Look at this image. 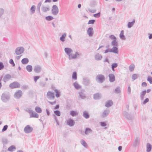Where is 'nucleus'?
I'll return each instance as SVG.
<instances>
[{
  "instance_id": "f257e3e1",
  "label": "nucleus",
  "mask_w": 152,
  "mask_h": 152,
  "mask_svg": "<svg viewBox=\"0 0 152 152\" xmlns=\"http://www.w3.org/2000/svg\"><path fill=\"white\" fill-rule=\"evenodd\" d=\"M10 98V96L9 94L6 93H3L1 96V99L4 103L8 102Z\"/></svg>"
},
{
  "instance_id": "f03ea898",
  "label": "nucleus",
  "mask_w": 152,
  "mask_h": 152,
  "mask_svg": "<svg viewBox=\"0 0 152 152\" xmlns=\"http://www.w3.org/2000/svg\"><path fill=\"white\" fill-rule=\"evenodd\" d=\"M96 80L97 82L100 83H102L105 80L104 76L102 74H99L96 77Z\"/></svg>"
},
{
  "instance_id": "7ed1b4c3",
  "label": "nucleus",
  "mask_w": 152,
  "mask_h": 152,
  "mask_svg": "<svg viewBox=\"0 0 152 152\" xmlns=\"http://www.w3.org/2000/svg\"><path fill=\"white\" fill-rule=\"evenodd\" d=\"M58 13V9L57 5H54L51 9V13L53 15H56Z\"/></svg>"
},
{
  "instance_id": "20e7f679",
  "label": "nucleus",
  "mask_w": 152,
  "mask_h": 152,
  "mask_svg": "<svg viewBox=\"0 0 152 152\" xmlns=\"http://www.w3.org/2000/svg\"><path fill=\"white\" fill-rule=\"evenodd\" d=\"M25 49L23 47H17L15 49V53L17 55L21 54L24 51Z\"/></svg>"
},
{
  "instance_id": "39448f33",
  "label": "nucleus",
  "mask_w": 152,
  "mask_h": 152,
  "mask_svg": "<svg viewBox=\"0 0 152 152\" xmlns=\"http://www.w3.org/2000/svg\"><path fill=\"white\" fill-rule=\"evenodd\" d=\"M9 87L12 89L18 88L20 87V85L18 83L15 82L11 83L9 85Z\"/></svg>"
},
{
  "instance_id": "423d86ee",
  "label": "nucleus",
  "mask_w": 152,
  "mask_h": 152,
  "mask_svg": "<svg viewBox=\"0 0 152 152\" xmlns=\"http://www.w3.org/2000/svg\"><path fill=\"white\" fill-rule=\"evenodd\" d=\"M32 127H31L30 125H27L24 128V132L27 134L31 133L33 130Z\"/></svg>"
},
{
  "instance_id": "0eeeda50",
  "label": "nucleus",
  "mask_w": 152,
  "mask_h": 152,
  "mask_svg": "<svg viewBox=\"0 0 152 152\" xmlns=\"http://www.w3.org/2000/svg\"><path fill=\"white\" fill-rule=\"evenodd\" d=\"M47 97L50 99H53L55 98L54 93L53 92L49 91L47 93Z\"/></svg>"
},
{
  "instance_id": "6e6552de",
  "label": "nucleus",
  "mask_w": 152,
  "mask_h": 152,
  "mask_svg": "<svg viewBox=\"0 0 152 152\" xmlns=\"http://www.w3.org/2000/svg\"><path fill=\"white\" fill-rule=\"evenodd\" d=\"M22 95V92L20 90H18L17 92H16L14 95V96L15 98L17 99L20 98Z\"/></svg>"
},
{
  "instance_id": "1a4fd4ad",
  "label": "nucleus",
  "mask_w": 152,
  "mask_h": 152,
  "mask_svg": "<svg viewBox=\"0 0 152 152\" xmlns=\"http://www.w3.org/2000/svg\"><path fill=\"white\" fill-rule=\"evenodd\" d=\"M66 124L70 126H73L75 124L74 121L72 119L70 118L68 119L66 121Z\"/></svg>"
},
{
  "instance_id": "9d476101",
  "label": "nucleus",
  "mask_w": 152,
  "mask_h": 152,
  "mask_svg": "<svg viewBox=\"0 0 152 152\" xmlns=\"http://www.w3.org/2000/svg\"><path fill=\"white\" fill-rule=\"evenodd\" d=\"M11 78V76L10 74H7L4 75L3 80L5 83L9 81Z\"/></svg>"
},
{
  "instance_id": "9b49d317",
  "label": "nucleus",
  "mask_w": 152,
  "mask_h": 152,
  "mask_svg": "<svg viewBox=\"0 0 152 152\" xmlns=\"http://www.w3.org/2000/svg\"><path fill=\"white\" fill-rule=\"evenodd\" d=\"M110 112V110L109 109H107L105 110L101 115L102 117V118H105L106 117L109 115Z\"/></svg>"
},
{
  "instance_id": "f8f14e48",
  "label": "nucleus",
  "mask_w": 152,
  "mask_h": 152,
  "mask_svg": "<svg viewBox=\"0 0 152 152\" xmlns=\"http://www.w3.org/2000/svg\"><path fill=\"white\" fill-rule=\"evenodd\" d=\"M83 80V84L84 85L88 86L89 84L90 80L88 77H84Z\"/></svg>"
},
{
  "instance_id": "ddd939ff",
  "label": "nucleus",
  "mask_w": 152,
  "mask_h": 152,
  "mask_svg": "<svg viewBox=\"0 0 152 152\" xmlns=\"http://www.w3.org/2000/svg\"><path fill=\"white\" fill-rule=\"evenodd\" d=\"M140 139L139 137H137L134 140V143L133 144V146L136 147L137 146L139 145L140 142Z\"/></svg>"
},
{
  "instance_id": "4468645a",
  "label": "nucleus",
  "mask_w": 152,
  "mask_h": 152,
  "mask_svg": "<svg viewBox=\"0 0 152 152\" xmlns=\"http://www.w3.org/2000/svg\"><path fill=\"white\" fill-rule=\"evenodd\" d=\"M87 33L89 37H92L93 34V28L92 27L89 28L87 30Z\"/></svg>"
},
{
  "instance_id": "2eb2a0df",
  "label": "nucleus",
  "mask_w": 152,
  "mask_h": 152,
  "mask_svg": "<svg viewBox=\"0 0 152 152\" xmlns=\"http://www.w3.org/2000/svg\"><path fill=\"white\" fill-rule=\"evenodd\" d=\"M110 52L116 54H118V50L117 46L113 47L112 49H110Z\"/></svg>"
},
{
  "instance_id": "dca6fc26",
  "label": "nucleus",
  "mask_w": 152,
  "mask_h": 152,
  "mask_svg": "<svg viewBox=\"0 0 152 152\" xmlns=\"http://www.w3.org/2000/svg\"><path fill=\"white\" fill-rule=\"evenodd\" d=\"M109 81L110 82H113L115 81V76L113 74H110L109 75Z\"/></svg>"
},
{
  "instance_id": "f3484780",
  "label": "nucleus",
  "mask_w": 152,
  "mask_h": 152,
  "mask_svg": "<svg viewBox=\"0 0 152 152\" xmlns=\"http://www.w3.org/2000/svg\"><path fill=\"white\" fill-rule=\"evenodd\" d=\"M64 51L69 56L70 53L72 52V50L70 48H66L64 49Z\"/></svg>"
},
{
  "instance_id": "a211bd4d",
  "label": "nucleus",
  "mask_w": 152,
  "mask_h": 152,
  "mask_svg": "<svg viewBox=\"0 0 152 152\" xmlns=\"http://www.w3.org/2000/svg\"><path fill=\"white\" fill-rule=\"evenodd\" d=\"M84 91L81 90L79 93L80 97L82 99H84L86 98V94L84 93Z\"/></svg>"
},
{
  "instance_id": "6ab92c4d",
  "label": "nucleus",
  "mask_w": 152,
  "mask_h": 152,
  "mask_svg": "<svg viewBox=\"0 0 152 152\" xmlns=\"http://www.w3.org/2000/svg\"><path fill=\"white\" fill-rule=\"evenodd\" d=\"M41 70V67L39 65H37L34 66V70L37 73L39 72Z\"/></svg>"
},
{
  "instance_id": "aec40b11",
  "label": "nucleus",
  "mask_w": 152,
  "mask_h": 152,
  "mask_svg": "<svg viewBox=\"0 0 152 152\" xmlns=\"http://www.w3.org/2000/svg\"><path fill=\"white\" fill-rule=\"evenodd\" d=\"M101 95L99 93H97L94 95V98L95 99H98L101 98Z\"/></svg>"
},
{
  "instance_id": "412c9836",
  "label": "nucleus",
  "mask_w": 152,
  "mask_h": 152,
  "mask_svg": "<svg viewBox=\"0 0 152 152\" xmlns=\"http://www.w3.org/2000/svg\"><path fill=\"white\" fill-rule=\"evenodd\" d=\"M152 149L151 145L149 143H147L146 145V151L147 152H150Z\"/></svg>"
},
{
  "instance_id": "4be33fe9",
  "label": "nucleus",
  "mask_w": 152,
  "mask_h": 152,
  "mask_svg": "<svg viewBox=\"0 0 152 152\" xmlns=\"http://www.w3.org/2000/svg\"><path fill=\"white\" fill-rule=\"evenodd\" d=\"M36 6L35 5H33L30 9V14H34L35 11Z\"/></svg>"
},
{
  "instance_id": "5701e85b",
  "label": "nucleus",
  "mask_w": 152,
  "mask_h": 152,
  "mask_svg": "<svg viewBox=\"0 0 152 152\" xmlns=\"http://www.w3.org/2000/svg\"><path fill=\"white\" fill-rule=\"evenodd\" d=\"M39 117V115L35 112L33 111L31 114L30 115V118H38Z\"/></svg>"
},
{
  "instance_id": "b1692460",
  "label": "nucleus",
  "mask_w": 152,
  "mask_h": 152,
  "mask_svg": "<svg viewBox=\"0 0 152 152\" xmlns=\"http://www.w3.org/2000/svg\"><path fill=\"white\" fill-rule=\"evenodd\" d=\"M135 20L134 19L132 22H129L127 24V27L128 28H131L134 24Z\"/></svg>"
},
{
  "instance_id": "393cba45",
  "label": "nucleus",
  "mask_w": 152,
  "mask_h": 152,
  "mask_svg": "<svg viewBox=\"0 0 152 152\" xmlns=\"http://www.w3.org/2000/svg\"><path fill=\"white\" fill-rule=\"evenodd\" d=\"M120 38L123 40H125L126 38L125 36L124 35V30H122L120 32V33L119 35Z\"/></svg>"
},
{
  "instance_id": "a878e982",
  "label": "nucleus",
  "mask_w": 152,
  "mask_h": 152,
  "mask_svg": "<svg viewBox=\"0 0 152 152\" xmlns=\"http://www.w3.org/2000/svg\"><path fill=\"white\" fill-rule=\"evenodd\" d=\"M41 10L43 12H46L47 11H49L50 10V9L49 7H45L43 6H42L41 7Z\"/></svg>"
},
{
  "instance_id": "bb28decb",
  "label": "nucleus",
  "mask_w": 152,
  "mask_h": 152,
  "mask_svg": "<svg viewBox=\"0 0 152 152\" xmlns=\"http://www.w3.org/2000/svg\"><path fill=\"white\" fill-rule=\"evenodd\" d=\"M113 104V102L112 100L108 101L106 103L105 106L107 107H111Z\"/></svg>"
},
{
  "instance_id": "cd10ccee",
  "label": "nucleus",
  "mask_w": 152,
  "mask_h": 152,
  "mask_svg": "<svg viewBox=\"0 0 152 152\" xmlns=\"http://www.w3.org/2000/svg\"><path fill=\"white\" fill-rule=\"evenodd\" d=\"M95 58L97 60H100L102 59V56L100 54L98 53L95 56Z\"/></svg>"
},
{
  "instance_id": "c85d7f7f",
  "label": "nucleus",
  "mask_w": 152,
  "mask_h": 152,
  "mask_svg": "<svg viewBox=\"0 0 152 152\" xmlns=\"http://www.w3.org/2000/svg\"><path fill=\"white\" fill-rule=\"evenodd\" d=\"M83 116L85 118L88 119L89 117V115L87 112L84 111L83 112Z\"/></svg>"
},
{
  "instance_id": "c756f323",
  "label": "nucleus",
  "mask_w": 152,
  "mask_h": 152,
  "mask_svg": "<svg viewBox=\"0 0 152 152\" xmlns=\"http://www.w3.org/2000/svg\"><path fill=\"white\" fill-rule=\"evenodd\" d=\"M29 60L27 58H23L21 60V62L23 64H26L28 63Z\"/></svg>"
},
{
  "instance_id": "7c9ffc66",
  "label": "nucleus",
  "mask_w": 152,
  "mask_h": 152,
  "mask_svg": "<svg viewBox=\"0 0 152 152\" xmlns=\"http://www.w3.org/2000/svg\"><path fill=\"white\" fill-rule=\"evenodd\" d=\"M124 115L127 119H131V116L127 112H125L123 113Z\"/></svg>"
},
{
  "instance_id": "2f4dec72",
  "label": "nucleus",
  "mask_w": 152,
  "mask_h": 152,
  "mask_svg": "<svg viewBox=\"0 0 152 152\" xmlns=\"http://www.w3.org/2000/svg\"><path fill=\"white\" fill-rule=\"evenodd\" d=\"M66 33L63 34L62 36L60 38V40L62 42H64L66 36Z\"/></svg>"
},
{
  "instance_id": "473e14b6",
  "label": "nucleus",
  "mask_w": 152,
  "mask_h": 152,
  "mask_svg": "<svg viewBox=\"0 0 152 152\" xmlns=\"http://www.w3.org/2000/svg\"><path fill=\"white\" fill-rule=\"evenodd\" d=\"M76 58V56L75 54H70L69 56V60L75 59Z\"/></svg>"
},
{
  "instance_id": "72a5a7b5",
  "label": "nucleus",
  "mask_w": 152,
  "mask_h": 152,
  "mask_svg": "<svg viewBox=\"0 0 152 152\" xmlns=\"http://www.w3.org/2000/svg\"><path fill=\"white\" fill-rule=\"evenodd\" d=\"M26 69L29 72H31L32 70V67L31 65H28L26 66Z\"/></svg>"
},
{
  "instance_id": "f704fd0d",
  "label": "nucleus",
  "mask_w": 152,
  "mask_h": 152,
  "mask_svg": "<svg viewBox=\"0 0 152 152\" xmlns=\"http://www.w3.org/2000/svg\"><path fill=\"white\" fill-rule=\"evenodd\" d=\"M111 45L113 47L118 46V42L117 41V40H113L111 42Z\"/></svg>"
},
{
  "instance_id": "c9c22d12",
  "label": "nucleus",
  "mask_w": 152,
  "mask_h": 152,
  "mask_svg": "<svg viewBox=\"0 0 152 152\" xmlns=\"http://www.w3.org/2000/svg\"><path fill=\"white\" fill-rule=\"evenodd\" d=\"M118 66L117 63H113L111 64V69L113 71H115L114 69L116 68Z\"/></svg>"
},
{
  "instance_id": "e433bc0d",
  "label": "nucleus",
  "mask_w": 152,
  "mask_h": 152,
  "mask_svg": "<svg viewBox=\"0 0 152 152\" xmlns=\"http://www.w3.org/2000/svg\"><path fill=\"white\" fill-rule=\"evenodd\" d=\"M73 86L77 89H78L81 88V86L78 84L77 82H75L74 83Z\"/></svg>"
},
{
  "instance_id": "4c0bfd02",
  "label": "nucleus",
  "mask_w": 152,
  "mask_h": 152,
  "mask_svg": "<svg viewBox=\"0 0 152 152\" xmlns=\"http://www.w3.org/2000/svg\"><path fill=\"white\" fill-rule=\"evenodd\" d=\"M2 140L3 145V147H4L5 145L7 143V140L6 138H3L2 139Z\"/></svg>"
},
{
  "instance_id": "58836bf2",
  "label": "nucleus",
  "mask_w": 152,
  "mask_h": 152,
  "mask_svg": "<svg viewBox=\"0 0 152 152\" xmlns=\"http://www.w3.org/2000/svg\"><path fill=\"white\" fill-rule=\"evenodd\" d=\"M16 149L15 147L13 145H12L8 149V150L12 152L14 150Z\"/></svg>"
},
{
  "instance_id": "ea45409f",
  "label": "nucleus",
  "mask_w": 152,
  "mask_h": 152,
  "mask_svg": "<svg viewBox=\"0 0 152 152\" xmlns=\"http://www.w3.org/2000/svg\"><path fill=\"white\" fill-rule=\"evenodd\" d=\"M92 132L91 129L89 128H86L85 131V133L86 134H88Z\"/></svg>"
},
{
  "instance_id": "a19ab883",
  "label": "nucleus",
  "mask_w": 152,
  "mask_h": 152,
  "mask_svg": "<svg viewBox=\"0 0 152 152\" xmlns=\"http://www.w3.org/2000/svg\"><path fill=\"white\" fill-rule=\"evenodd\" d=\"M80 143L84 147L86 148H87V144L84 140L82 139L80 141Z\"/></svg>"
},
{
  "instance_id": "79ce46f5",
  "label": "nucleus",
  "mask_w": 152,
  "mask_h": 152,
  "mask_svg": "<svg viewBox=\"0 0 152 152\" xmlns=\"http://www.w3.org/2000/svg\"><path fill=\"white\" fill-rule=\"evenodd\" d=\"M35 110V111L38 113H41L42 112L41 109L39 107H36Z\"/></svg>"
},
{
  "instance_id": "37998d69",
  "label": "nucleus",
  "mask_w": 152,
  "mask_h": 152,
  "mask_svg": "<svg viewBox=\"0 0 152 152\" xmlns=\"http://www.w3.org/2000/svg\"><path fill=\"white\" fill-rule=\"evenodd\" d=\"M121 92V88L120 87H117L115 90V94H118L120 93Z\"/></svg>"
},
{
  "instance_id": "c03bdc74",
  "label": "nucleus",
  "mask_w": 152,
  "mask_h": 152,
  "mask_svg": "<svg viewBox=\"0 0 152 152\" xmlns=\"http://www.w3.org/2000/svg\"><path fill=\"white\" fill-rule=\"evenodd\" d=\"M72 79L74 80H76L77 79V74L76 72H73L72 75Z\"/></svg>"
},
{
  "instance_id": "a18cd8bd",
  "label": "nucleus",
  "mask_w": 152,
  "mask_h": 152,
  "mask_svg": "<svg viewBox=\"0 0 152 152\" xmlns=\"http://www.w3.org/2000/svg\"><path fill=\"white\" fill-rule=\"evenodd\" d=\"M70 114L72 116H75L77 115L78 113L76 111H71L70 112Z\"/></svg>"
},
{
  "instance_id": "49530a36",
  "label": "nucleus",
  "mask_w": 152,
  "mask_h": 152,
  "mask_svg": "<svg viewBox=\"0 0 152 152\" xmlns=\"http://www.w3.org/2000/svg\"><path fill=\"white\" fill-rule=\"evenodd\" d=\"M55 92L56 93V97H59L60 95V93L59 91L56 89H55L54 90Z\"/></svg>"
},
{
  "instance_id": "de8ad7c7",
  "label": "nucleus",
  "mask_w": 152,
  "mask_h": 152,
  "mask_svg": "<svg viewBox=\"0 0 152 152\" xmlns=\"http://www.w3.org/2000/svg\"><path fill=\"white\" fill-rule=\"evenodd\" d=\"M135 66L134 64H131L129 67V70L132 72L134 70V68Z\"/></svg>"
},
{
  "instance_id": "09e8293b",
  "label": "nucleus",
  "mask_w": 152,
  "mask_h": 152,
  "mask_svg": "<svg viewBox=\"0 0 152 152\" xmlns=\"http://www.w3.org/2000/svg\"><path fill=\"white\" fill-rule=\"evenodd\" d=\"M45 19L48 21H50L53 19V18L51 16H48L45 17Z\"/></svg>"
},
{
  "instance_id": "8fccbe9b",
  "label": "nucleus",
  "mask_w": 152,
  "mask_h": 152,
  "mask_svg": "<svg viewBox=\"0 0 152 152\" xmlns=\"http://www.w3.org/2000/svg\"><path fill=\"white\" fill-rule=\"evenodd\" d=\"M41 4L42 2H40L38 3L37 7V10L39 12V13H40V9Z\"/></svg>"
},
{
  "instance_id": "3c124183",
  "label": "nucleus",
  "mask_w": 152,
  "mask_h": 152,
  "mask_svg": "<svg viewBox=\"0 0 152 152\" xmlns=\"http://www.w3.org/2000/svg\"><path fill=\"white\" fill-rule=\"evenodd\" d=\"M25 111L28 113L29 114H30V115L31 114V113L33 112V111L31 109V108H27L26 109Z\"/></svg>"
},
{
  "instance_id": "603ef678",
  "label": "nucleus",
  "mask_w": 152,
  "mask_h": 152,
  "mask_svg": "<svg viewBox=\"0 0 152 152\" xmlns=\"http://www.w3.org/2000/svg\"><path fill=\"white\" fill-rule=\"evenodd\" d=\"M54 113L57 116H59L61 115L60 112L59 110H56L54 111Z\"/></svg>"
},
{
  "instance_id": "864d4df0",
  "label": "nucleus",
  "mask_w": 152,
  "mask_h": 152,
  "mask_svg": "<svg viewBox=\"0 0 152 152\" xmlns=\"http://www.w3.org/2000/svg\"><path fill=\"white\" fill-rule=\"evenodd\" d=\"M149 99L148 98L145 99L143 102L142 101V104H145L149 102Z\"/></svg>"
},
{
  "instance_id": "5fc2aeb1",
  "label": "nucleus",
  "mask_w": 152,
  "mask_h": 152,
  "mask_svg": "<svg viewBox=\"0 0 152 152\" xmlns=\"http://www.w3.org/2000/svg\"><path fill=\"white\" fill-rule=\"evenodd\" d=\"M137 77V75L135 74H133L132 77V79L134 80H136Z\"/></svg>"
},
{
  "instance_id": "6e6d98bb",
  "label": "nucleus",
  "mask_w": 152,
  "mask_h": 152,
  "mask_svg": "<svg viewBox=\"0 0 152 152\" xmlns=\"http://www.w3.org/2000/svg\"><path fill=\"white\" fill-rule=\"evenodd\" d=\"M109 38L111 39H113V40H117V39L116 37L113 35H110L109 37Z\"/></svg>"
},
{
  "instance_id": "4d7b16f0",
  "label": "nucleus",
  "mask_w": 152,
  "mask_h": 152,
  "mask_svg": "<svg viewBox=\"0 0 152 152\" xmlns=\"http://www.w3.org/2000/svg\"><path fill=\"white\" fill-rule=\"evenodd\" d=\"M4 10L3 8H0V18L3 15Z\"/></svg>"
},
{
  "instance_id": "13d9d810",
  "label": "nucleus",
  "mask_w": 152,
  "mask_h": 152,
  "mask_svg": "<svg viewBox=\"0 0 152 152\" xmlns=\"http://www.w3.org/2000/svg\"><path fill=\"white\" fill-rule=\"evenodd\" d=\"M101 15V13L99 12L97 13L94 14V16L95 18H99L100 17Z\"/></svg>"
},
{
  "instance_id": "bf43d9fd",
  "label": "nucleus",
  "mask_w": 152,
  "mask_h": 152,
  "mask_svg": "<svg viewBox=\"0 0 152 152\" xmlns=\"http://www.w3.org/2000/svg\"><path fill=\"white\" fill-rule=\"evenodd\" d=\"M147 80L149 82L150 84H152V77L151 76H148L147 78Z\"/></svg>"
},
{
  "instance_id": "052dcab7",
  "label": "nucleus",
  "mask_w": 152,
  "mask_h": 152,
  "mask_svg": "<svg viewBox=\"0 0 152 152\" xmlns=\"http://www.w3.org/2000/svg\"><path fill=\"white\" fill-rule=\"evenodd\" d=\"M8 127V126L7 125L4 126L2 130V132H4L6 131Z\"/></svg>"
},
{
  "instance_id": "680f3d73",
  "label": "nucleus",
  "mask_w": 152,
  "mask_h": 152,
  "mask_svg": "<svg viewBox=\"0 0 152 152\" xmlns=\"http://www.w3.org/2000/svg\"><path fill=\"white\" fill-rule=\"evenodd\" d=\"M100 124L102 127H105L107 126V124L105 122H102L100 123Z\"/></svg>"
},
{
  "instance_id": "e2e57ef3",
  "label": "nucleus",
  "mask_w": 152,
  "mask_h": 152,
  "mask_svg": "<svg viewBox=\"0 0 152 152\" xmlns=\"http://www.w3.org/2000/svg\"><path fill=\"white\" fill-rule=\"evenodd\" d=\"M9 62L13 66H15V64L13 60L12 59H11L10 60Z\"/></svg>"
},
{
  "instance_id": "0e129e2a",
  "label": "nucleus",
  "mask_w": 152,
  "mask_h": 152,
  "mask_svg": "<svg viewBox=\"0 0 152 152\" xmlns=\"http://www.w3.org/2000/svg\"><path fill=\"white\" fill-rule=\"evenodd\" d=\"M40 78V76H34V81L35 82H36L37 80Z\"/></svg>"
},
{
  "instance_id": "69168bd1",
  "label": "nucleus",
  "mask_w": 152,
  "mask_h": 152,
  "mask_svg": "<svg viewBox=\"0 0 152 152\" xmlns=\"http://www.w3.org/2000/svg\"><path fill=\"white\" fill-rule=\"evenodd\" d=\"M95 21L94 20H90L88 21V24H93L94 23Z\"/></svg>"
},
{
  "instance_id": "338daca9",
  "label": "nucleus",
  "mask_w": 152,
  "mask_h": 152,
  "mask_svg": "<svg viewBox=\"0 0 152 152\" xmlns=\"http://www.w3.org/2000/svg\"><path fill=\"white\" fill-rule=\"evenodd\" d=\"M4 67V65L2 62H0V70L3 69Z\"/></svg>"
},
{
  "instance_id": "774afa93",
  "label": "nucleus",
  "mask_w": 152,
  "mask_h": 152,
  "mask_svg": "<svg viewBox=\"0 0 152 152\" xmlns=\"http://www.w3.org/2000/svg\"><path fill=\"white\" fill-rule=\"evenodd\" d=\"M39 85L42 87H44L45 86V82H42L40 83Z\"/></svg>"
}]
</instances>
